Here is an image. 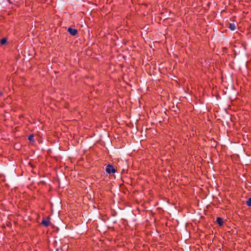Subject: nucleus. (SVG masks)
I'll return each mask as SVG.
<instances>
[{
    "label": "nucleus",
    "instance_id": "nucleus-1",
    "mask_svg": "<svg viewBox=\"0 0 251 251\" xmlns=\"http://www.w3.org/2000/svg\"><path fill=\"white\" fill-rule=\"evenodd\" d=\"M105 171L108 174H110L115 173L116 172V169L112 165L109 164L107 165Z\"/></svg>",
    "mask_w": 251,
    "mask_h": 251
},
{
    "label": "nucleus",
    "instance_id": "nucleus-2",
    "mask_svg": "<svg viewBox=\"0 0 251 251\" xmlns=\"http://www.w3.org/2000/svg\"><path fill=\"white\" fill-rule=\"evenodd\" d=\"M67 31L72 35L75 36L77 34V30L75 28H72L69 27L67 29Z\"/></svg>",
    "mask_w": 251,
    "mask_h": 251
},
{
    "label": "nucleus",
    "instance_id": "nucleus-3",
    "mask_svg": "<svg viewBox=\"0 0 251 251\" xmlns=\"http://www.w3.org/2000/svg\"><path fill=\"white\" fill-rule=\"evenodd\" d=\"M50 218L49 217L47 219H43L41 223V224L46 227H48L50 225Z\"/></svg>",
    "mask_w": 251,
    "mask_h": 251
},
{
    "label": "nucleus",
    "instance_id": "nucleus-4",
    "mask_svg": "<svg viewBox=\"0 0 251 251\" xmlns=\"http://www.w3.org/2000/svg\"><path fill=\"white\" fill-rule=\"evenodd\" d=\"M216 222L220 226H222L224 224L223 219L221 217H218L216 219Z\"/></svg>",
    "mask_w": 251,
    "mask_h": 251
},
{
    "label": "nucleus",
    "instance_id": "nucleus-5",
    "mask_svg": "<svg viewBox=\"0 0 251 251\" xmlns=\"http://www.w3.org/2000/svg\"><path fill=\"white\" fill-rule=\"evenodd\" d=\"M236 25L234 24H230L229 25V28L231 30H234L236 29Z\"/></svg>",
    "mask_w": 251,
    "mask_h": 251
},
{
    "label": "nucleus",
    "instance_id": "nucleus-6",
    "mask_svg": "<svg viewBox=\"0 0 251 251\" xmlns=\"http://www.w3.org/2000/svg\"><path fill=\"white\" fill-rule=\"evenodd\" d=\"M246 204L248 206H251V198L248 199V200L246 201Z\"/></svg>",
    "mask_w": 251,
    "mask_h": 251
},
{
    "label": "nucleus",
    "instance_id": "nucleus-7",
    "mask_svg": "<svg viewBox=\"0 0 251 251\" xmlns=\"http://www.w3.org/2000/svg\"><path fill=\"white\" fill-rule=\"evenodd\" d=\"M7 42V40L6 38H2L1 40H0V43L2 45H4Z\"/></svg>",
    "mask_w": 251,
    "mask_h": 251
},
{
    "label": "nucleus",
    "instance_id": "nucleus-8",
    "mask_svg": "<svg viewBox=\"0 0 251 251\" xmlns=\"http://www.w3.org/2000/svg\"><path fill=\"white\" fill-rule=\"evenodd\" d=\"M28 140L30 141H34V136L33 135H30L29 136H28Z\"/></svg>",
    "mask_w": 251,
    "mask_h": 251
},
{
    "label": "nucleus",
    "instance_id": "nucleus-9",
    "mask_svg": "<svg viewBox=\"0 0 251 251\" xmlns=\"http://www.w3.org/2000/svg\"><path fill=\"white\" fill-rule=\"evenodd\" d=\"M59 251V250H58V249H57L56 250V251Z\"/></svg>",
    "mask_w": 251,
    "mask_h": 251
}]
</instances>
